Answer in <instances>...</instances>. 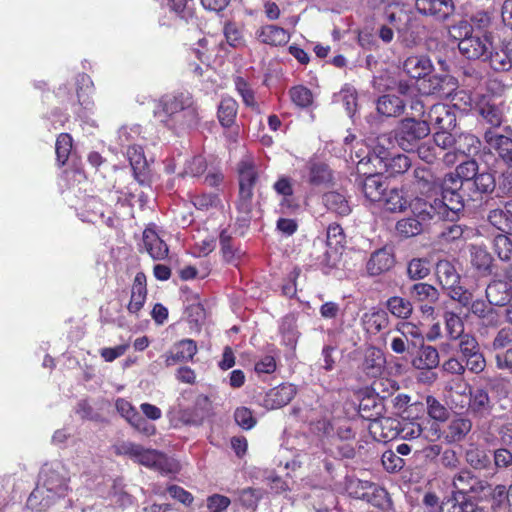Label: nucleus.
<instances>
[{
	"mask_svg": "<svg viewBox=\"0 0 512 512\" xmlns=\"http://www.w3.org/2000/svg\"><path fill=\"white\" fill-rule=\"evenodd\" d=\"M400 420L391 417L374 418L369 426L370 432L375 438L389 441L399 435Z\"/></svg>",
	"mask_w": 512,
	"mask_h": 512,
	"instance_id": "nucleus-15",
	"label": "nucleus"
},
{
	"mask_svg": "<svg viewBox=\"0 0 512 512\" xmlns=\"http://www.w3.org/2000/svg\"><path fill=\"white\" fill-rule=\"evenodd\" d=\"M254 187H239V198L237 202L238 212L241 214V219L248 222L251 219V212L253 208Z\"/></svg>",
	"mask_w": 512,
	"mask_h": 512,
	"instance_id": "nucleus-43",
	"label": "nucleus"
},
{
	"mask_svg": "<svg viewBox=\"0 0 512 512\" xmlns=\"http://www.w3.org/2000/svg\"><path fill=\"white\" fill-rule=\"evenodd\" d=\"M417 200H422L421 198H414L413 202L410 204V208L415 217H408L401 219L396 224L397 232L403 237H413L420 234L423 230V224L430 219H422L418 213H416L414 209V203Z\"/></svg>",
	"mask_w": 512,
	"mask_h": 512,
	"instance_id": "nucleus-20",
	"label": "nucleus"
},
{
	"mask_svg": "<svg viewBox=\"0 0 512 512\" xmlns=\"http://www.w3.org/2000/svg\"><path fill=\"white\" fill-rule=\"evenodd\" d=\"M472 17L471 22L461 20L452 25L449 29L450 37L458 42V49L462 56L468 60L484 61L492 49V35L480 25L475 26L476 22L483 26L489 24V18L483 14Z\"/></svg>",
	"mask_w": 512,
	"mask_h": 512,
	"instance_id": "nucleus-1",
	"label": "nucleus"
},
{
	"mask_svg": "<svg viewBox=\"0 0 512 512\" xmlns=\"http://www.w3.org/2000/svg\"><path fill=\"white\" fill-rule=\"evenodd\" d=\"M433 69L429 57L424 55L409 56L403 63V70L413 79H425Z\"/></svg>",
	"mask_w": 512,
	"mask_h": 512,
	"instance_id": "nucleus-17",
	"label": "nucleus"
},
{
	"mask_svg": "<svg viewBox=\"0 0 512 512\" xmlns=\"http://www.w3.org/2000/svg\"><path fill=\"white\" fill-rule=\"evenodd\" d=\"M323 203L328 210L340 216H347L351 212V206L347 197L337 191L325 193L323 195Z\"/></svg>",
	"mask_w": 512,
	"mask_h": 512,
	"instance_id": "nucleus-32",
	"label": "nucleus"
},
{
	"mask_svg": "<svg viewBox=\"0 0 512 512\" xmlns=\"http://www.w3.org/2000/svg\"><path fill=\"white\" fill-rule=\"evenodd\" d=\"M258 38L264 44L277 46L286 44L290 39V35L281 27L266 25L259 30Z\"/></svg>",
	"mask_w": 512,
	"mask_h": 512,
	"instance_id": "nucleus-31",
	"label": "nucleus"
},
{
	"mask_svg": "<svg viewBox=\"0 0 512 512\" xmlns=\"http://www.w3.org/2000/svg\"><path fill=\"white\" fill-rule=\"evenodd\" d=\"M147 296L146 289V277L143 273H138L135 276L132 290H131V298L128 304V310L130 313L137 314L141 308L143 307Z\"/></svg>",
	"mask_w": 512,
	"mask_h": 512,
	"instance_id": "nucleus-24",
	"label": "nucleus"
},
{
	"mask_svg": "<svg viewBox=\"0 0 512 512\" xmlns=\"http://www.w3.org/2000/svg\"><path fill=\"white\" fill-rule=\"evenodd\" d=\"M417 153L419 158L426 163H434L440 158V153L437 151L432 141H427L417 146Z\"/></svg>",
	"mask_w": 512,
	"mask_h": 512,
	"instance_id": "nucleus-64",
	"label": "nucleus"
},
{
	"mask_svg": "<svg viewBox=\"0 0 512 512\" xmlns=\"http://www.w3.org/2000/svg\"><path fill=\"white\" fill-rule=\"evenodd\" d=\"M439 365V352L433 346L421 345L417 358L413 360V366L417 369L431 370Z\"/></svg>",
	"mask_w": 512,
	"mask_h": 512,
	"instance_id": "nucleus-34",
	"label": "nucleus"
},
{
	"mask_svg": "<svg viewBox=\"0 0 512 512\" xmlns=\"http://www.w3.org/2000/svg\"><path fill=\"white\" fill-rule=\"evenodd\" d=\"M235 88L242 97L243 102L250 107H254L256 102L254 98V92L250 88L249 84L242 77H236L234 80Z\"/></svg>",
	"mask_w": 512,
	"mask_h": 512,
	"instance_id": "nucleus-61",
	"label": "nucleus"
},
{
	"mask_svg": "<svg viewBox=\"0 0 512 512\" xmlns=\"http://www.w3.org/2000/svg\"><path fill=\"white\" fill-rule=\"evenodd\" d=\"M385 368V358L382 351L375 347H369L365 351L363 370L368 376L378 377Z\"/></svg>",
	"mask_w": 512,
	"mask_h": 512,
	"instance_id": "nucleus-26",
	"label": "nucleus"
},
{
	"mask_svg": "<svg viewBox=\"0 0 512 512\" xmlns=\"http://www.w3.org/2000/svg\"><path fill=\"white\" fill-rule=\"evenodd\" d=\"M485 57L484 62H488L489 66L497 72L509 71L512 68L511 58H509L508 42L502 46H494L489 49V53Z\"/></svg>",
	"mask_w": 512,
	"mask_h": 512,
	"instance_id": "nucleus-21",
	"label": "nucleus"
},
{
	"mask_svg": "<svg viewBox=\"0 0 512 512\" xmlns=\"http://www.w3.org/2000/svg\"><path fill=\"white\" fill-rule=\"evenodd\" d=\"M349 494L356 498L365 500L374 506H380L379 499L385 497L386 492L384 489L379 488L375 484L369 481L363 480H351L348 484Z\"/></svg>",
	"mask_w": 512,
	"mask_h": 512,
	"instance_id": "nucleus-11",
	"label": "nucleus"
},
{
	"mask_svg": "<svg viewBox=\"0 0 512 512\" xmlns=\"http://www.w3.org/2000/svg\"><path fill=\"white\" fill-rule=\"evenodd\" d=\"M429 133L430 127L427 121L405 118L394 130V139L402 150L411 152Z\"/></svg>",
	"mask_w": 512,
	"mask_h": 512,
	"instance_id": "nucleus-6",
	"label": "nucleus"
},
{
	"mask_svg": "<svg viewBox=\"0 0 512 512\" xmlns=\"http://www.w3.org/2000/svg\"><path fill=\"white\" fill-rule=\"evenodd\" d=\"M462 183L451 174L445 176L442 186L441 199H435L433 203L417 200L414 203L416 213L422 219L454 220L457 214L464 208V200L459 189Z\"/></svg>",
	"mask_w": 512,
	"mask_h": 512,
	"instance_id": "nucleus-2",
	"label": "nucleus"
},
{
	"mask_svg": "<svg viewBox=\"0 0 512 512\" xmlns=\"http://www.w3.org/2000/svg\"><path fill=\"white\" fill-rule=\"evenodd\" d=\"M413 200L414 199H411L408 191L404 189L391 188L386 190L380 203L389 212H402L406 208L410 207Z\"/></svg>",
	"mask_w": 512,
	"mask_h": 512,
	"instance_id": "nucleus-16",
	"label": "nucleus"
},
{
	"mask_svg": "<svg viewBox=\"0 0 512 512\" xmlns=\"http://www.w3.org/2000/svg\"><path fill=\"white\" fill-rule=\"evenodd\" d=\"M197 353L196 342L192 339H183L173 346L171 354L167 356L168 366L180 361H189Z\"/></svg>",
	"mask_w": 512,
	"mask_h": 512,
	"instance_id": "nucleus-27",
	"label": "nucleus"
},
{
	"mask_svg": "<svg viewBox=\"0 0 512 512\" xmlns=\"http://www.w3.org/2000/svg\"><path fill=\"white\" fill-rule=\"evenodd\" d=\"M395 331L410 342L412 349H416L419 345L423 344L424 337L422 331L418 325L412 322L403 321L397 323Z\"/></svg>",
	"mask_w": 512,
	"mask_h": 512,
	"instance_id": "nucleus-37",
	"label": "nucleus"
},
{
	"mask_svg": "<svg viewBox=\"0 0 512 512\" xmlns=\"http://www.w3.org/2000/svg\"><path fill=\"white\" fill-rule=\"evenodd\" d=\"M416 11L436 21L444 22L455 12V4L450 0H415Z\"/></svg>",
	"mask_w": 512,
	"mask_h": 512,
	"instance_id": "nucleus-8",
	"label": "nucleus"
},
{
	"mask_svg": "<svg viewBox=\"0 0 512 512\" xmlns=\"http://www.w3.org/2000/svg\"><path fill=\"white\" fill-rule=\"evenodd\" d=\"M494 404L486 388L478 387L469 390V411L474 417L487 418L491 415Z\"/></svg>",
	"mask_w": 512,
	"mask_h": 512,
	"instance_id": "nucleus-13",
	"label": "nucleus"
},
{
	"mask_svg": "<svg viewBox=\"0 0 512 512\" xmlns=\"http://www.w3.org/2000/svg\"><path fill=\"white\" fill-rule=\"evenodd\" d=\"M296 388L292 384H282L269 391L266 397V406L276 409L287 405L295 396Z\"/></svg>",
	"mask_w": 512,
	"mask_h": 512,
	"instance_id": "nucleus-22",
	"label": "nucleus"
},
{
	"mask_svg": "<svg viewBox=\"0 0 512 512\" xmlns=\"http://www.w3.org/2000/svg\"><path fill=\"white\" fill-rule=\"evenodd\" d=\"M484 142L491 152H494L508 166H512V138L500 133L497 129H487Z\"/></svg>",
	"mask_w": 512,
	"mask_h": 512,
	"instance_id": "nucleus-9",
	"label": "nucleus"
},
{
	"mask_svg": "<svg viewBox=\"0 0 512 512\" xmlns=\"http://www.w3.org/2000/svg\"><path fill=\"white\" fill-rule=\"evenodd\" d=\"M320 246L323 249V253L316 257V260L323 269H332L340 261L342 254L341 248L334 246H326L323 242H320Z\"/></svg>",
	"mask_w": 512,
	"mask_h": 512,
	"instance_id": "nucleus-46",
	"label": "nucleus"
},
{
	"mask_svg": "<svg viewBox=\"0 0 512 512\" xmlns=\"http://www.w3.org/2000/svg\"><path fill=\"white\" fill-rule=\"evenodd\" d=\"M482 379L486 385L484 388L496 393L507 394L509 391L510 383L508 380L499 376H483Z\"/></svg>",
	"mask_w": 512,
	"mask_h": 512,
	"instance_id": "nucleus-60",
	"label": "nucleus"
},
{
	"mask_svg": "<svg viewBox=\"0 0 512 512\" xmlns=\"http://www.w3.org/2000/svg\"><path fill=\"white\" fill-rule=\"evenodd\" d=\"M238 111L237 102L231 97L222 98L218 107V119L223 127L230 128L235 122Z\"/></svg>",
	"mask_w": 512,
	"mask_h": 512,
	"instance_id": "nucleus-35",
	"label": "nucleus"
},
{
	"mask_svg": "<svg viewBox=\"0 0 512 512\" xmlns=\"http://www.w3.org/2000/svg\"><path fill=\"white\" fill-rule=\"evenodd\" d=\"M114 448L117 455L128 456L135 462L157 470L161 474H174L179 471V465L174 459L157 450L144 448L131 441H122Z\"/></svg>",
	"mask_w": 512,
	"mask_h": 512,
	"instance_id": "nucleus-3",
	"label": "nucleus"
},
{
	"mask_svg": "<svg viewBox=\"0 0 512 512\" xmlns=\"http://www.w3.org/2000/svg\"><path fill=\"white\" fill-rule=\"evenodd\" d=\"M435 273L439 284L448 293V296L461 306L468 307L472 293L460 285V274L455 264L449 260H440L436 264Z\"/></svg>",
	"mask_w": 512,
	"mask_h": 512,
	"instance_id": "nucleus-5",
	"label": "nucleus"
},
{
	"mask_svg": "<svg viewBox=\"0 0 512 512\" xmlns=\"http://www.w3.org/2000/svg\"><path fill=\"white\" fill-rule=\"evenodd\" d=\"M383 408L384 406L382 399L375 396H366L361 400L359 404V410L362 413H366L363 414V416L367 418H377L381 415Z\"/></svg>",
	"mask_w": 512,
	"mask_h": 512,
	"instance_id": "nucleus-49",
	"label": "nucleus"
},
{
	"mask_svg": "<svg viewBox=\"0 0 512 512\" xmlns=\"http://www.w3.org/2000/svg\"><path fill=\"white\" fill-rule=\"evenodd\" d=\"M386 190L385 181L379 174L367 176L362 183V191L371 202H380Z\"/></svg>",
	"mask_w": 512,
	"mask_h": 512,
	"instance_id": "nucleus-28",
	"label": "nucleus"
},
{
	"mask_svg": "<svg viewBox=\"0 0 512 512\" xmlns=\"http://www.w3.org/2000/svg\"><path fill=\"white\" fill-rule=\"evenodd\" d=\"M472 429V422L466 417L452 419L446 430V440L449 443L462 441Z\"/></svg>",
	"mask_w": 512,
	"mask_h": 512,
	"instance_id": "nucleus-29",
	"label": "nucleus"
},
{
	"mask_svg": "<svg viewBox=\"0 0 512 512\" xmlns=\"http://www.w3.org/2000/svg\"><path fill=\"white\" fill-rule=\"evenodd\" d=\"M289 94L292 102L298 107L306 108L313 102L312 92L302 85L292 87Z\"/></svg>",
	"mask_w": 512,
	"mask_h": 512,
	"instance_id": "nucleus-52",
	"label": "nucleus"
},
{
	"mask_svg": "<svg viewBox=\"0 0 512 512\" xmlns=\"http://www.w3.org/2000/svg\"><path fill=\"white\" fill-rule=\"evenodd\" d=\"M143 244L146 251L154 260H163L168 256V246L151 228L143 232Z\"/></svg>",
	"mask_w": 512,
	"mask_h": 512,
	"instance_id": "nucleus-19",
	"label": "nucleus"
},
{
	"mask_svg": "<svg viewBox=\"0 0 512 512\" xmlns=\"http://www.w3.org/2000/svg\"><path fill=\"white\" fill-rule=\"evenodd\" d=\"M486 297L491 305H506L511 299L510 285L505 281L495 280L487 286Z\"/></svg>",
	"mask_w": 512,
	"mask_h": 512,
	"instance_id": "nucleus-25",
	"label": "nucleus"
},
{
	"mask_svg": "<svg viewBox=\"0 0 512 512\" xmlns=\"http://www.w3.org/2000/svg\"><path fill=\"white\" fill-rule=\"evenodd\" d=\"M381 158L389 161L388 163H385V165L391 170V173L393 174L404 173L411 166V161L406 155L398 154L393 156L391 159H388V157L385 155L381 156Z\"/></svg>",
	"mask_w": 512,
	"mask_h": 512,
	"instance_id": "nucleus-57",
	"label": "nucleus"
},
{
	"mask_svg": "<svg viewBox=\"0 0 512 512\" xmlns=\"http://www.w3.org/2000/svg\"><path fill=\"white\" fill-rule=\"evenodd\" d=\"M457 88L456 79L449 75H433L422 80L419 90L426 95L448 98Z\"/></svg>",
	"mask_w": 512,
	"mask_h": 512,
	"instance_id": "nucleus-10",
	"label": "nucleus"
},
{
	"mask_svg": "<svg viewBox=\"0 0 512 512\" xmlns=\"http://www.w3.org/2000/svg\"><path fill=\"white\" fill-rule=\"evenodd\" d=\"M487 218L496 229L512 235V201L506 202L503 208L491 210Z\"/></svg>",
	"mask_w": 512,
	"mask_h": 512,
	"instance_id": "nucleus-18",
	"label": "nucleus"
},
{
	"mask_svg": "<svg viewBox=\"0 0 512 512\" xmlns=\"http://www.w3.org/2000/svg\"><path fill=\"white\" fill-rule=\"evenodd\" d=\"M44 482L37 486L28 498V505L32 509L43 510L52 506L58 499L68 493V479L56 470H44Z\"/></svg>",
	"mask_w": 512,
	"mask_h": 512,
	"instance_id": "nucleus-4",
	"label": "nucleus"
},
{
	"mask_svg": "<svg viewBox=\"0 0 512 512\" xmlns=\"http://www.w3.org/2000/svg\"><path fill=\"white\" fill-rule=\"evenodd\" d=\"M427 413L428 415L439 422H445L449 418L448 409L440 403L435 397L428 396L426 398Z\"/></svg>",
	"mask_w": 512,
	"mask_h": 512,
	"instance_id": "nucleus-51",
	"label": "nucleus"
},
{
	"mask_svg": "<svg viewBox=\"0 0 512 512\" xmlns=\"http://www.w3.org/2000/svg\"><path fill=\"white\" fill-rule=\"evenodd\" d=\"M447 131L448 130H441L433 135L432 142L437 148V151L440 153V155L444 151L454 148V146L457 143L455 137Z\"/></svg>",
	"mask_w": 512,
	"mask_h": 512,
	"instance_id": "nucleus-55",
	"label": "nucleus"
},
{
	"mask_svg": "<svg viewBox=\"0 0 512 512\" xmlns=\"http://www.w3.org/2000/svg\"><path fill=\"white\" fill-rule=\"evenodd\" d=\"M410 297L416 301L434 303L439 298L438 290L428 283H416L410 288Z\"/></svg>",
	"mask_w": 512,
	"mask_h": 512,
	"instance_id": "nucleus-41",
	"label": "nucleus"
},
{
	"mask_svg": "<svg viewBox=\"0 0 512 512\" xmlns=\"http://www.w3.org/2000/svg\"><path fill=\"white\" fill-rule=\"evenodd\" d=\"M480 115L485 123L491 126L490 129H497L503 123V113L495 105L486 104L480 109Z\"/></svg>",
	"mask_w": 512,
	"mask_h": 512,
	"instance_id": "nucleus-50",
	"label": "nucleus"
},
{
	"mask_svg": "<svg viewBox=\"0 0 512 512\" xmlns=\"http://www.w3.org/2000/svg\"><path fill=\"white\" fill-rule=\"evenodd\" d=\"M234 417L236 423L245 430L252 429L256 424L253 412L246 407L237 408Z\"/></svg>",
	"mask_w": 512,
	"mask_h": 512,
	"instance_id": "nucleus-63",
	"label": "nucleus"
},
{
	"mask_svg": "<svg viewBox=\"0 0 512 512\" xmlns=\"http://www.w3.org/2000/svg\"><path fill=\"white\" fill-rule=\"evenodd\" d=\"M168 5L181 18L187 19L193 15L194 0H169Z\"/></svg>",
	"mask_w": 512,
	"mask_h": 512,
	"instance_id": "nucleus-62",
	"label": "nucleus"
},
{
	"mask_svg": "<svg viewBox=\"0 0 512 512\" xmlns=\"http://www.w3.org/2000/svg\"><path fill=\"white\" fill-rule=\"evenodd\" d=\"M127 157L133 170L135 179L144 184L146 180L147 160L144 156L143 148L138 145L129 146Z\"/></svg>",
	"mask_w": 512,
	"mask_h": 512,
	"instance_id": "nucleus-23",
	"label": "nucleus"
},
{
	"mask_svg": "<svg viewBox=\"0 0 512 512\" xmlns=\"http://www.w3.org/2000/svg\"><path fill=\"white\" fill-rule=\"evenodd\" d=\"M471 187H474L477 193L490 194L496 187L495 177L488 171L478 172L470 184V188Z\"/></svg>",
	"mask_w": 512,
	"mask_h": 512,
	"instance_id": "nucleus-48",
	"label": "nucleus"
},
{
	"mask_svg": "<svg viewBox=\"0 0 512 512\" xmlns=\"http://www.w3.org/2000/svg\"><path fill=\"white\" fill-rule=\"evenodd\" d=\"M408 275L411 279H423L429 272L428 262L424 259H412L407 267Z\"/></svg>",
	"mask_w": 512,
	"mask_h": 512,
	"instance_id": "nucleus-58",
	"label": "nucleus"
},
{
	"mask_svg": "<svg viewBox=\"0 0 512 512\" xmlns=\"http://www.w3.org/2000/svg\"><path fill=\"white\" fill-rule=\"evenodd\" d=\"M386 306L393 316L400 319H408L413 312L412 303L400 296L390 297L387 300Z\"/></svg>",
	"mask_w": 512,
	"mask_h": 512,
	"instance_id": "nucleus-39",
	"label": "nucleus"
},
{
	"mask_svg": "<svg viewBox=\"0 0 512 512\" xmlns=\"http://www.w3.org/2000/svg\"><path fill=\"white\" fill-rule=\"evenodd\" d=\"M467 463L474 469L483 470L490 466L491 459L488 452L477 446H471L465 453Z\"/></svg>",
	"mask_w": 512,
	"mask_h": 512,
	"instance_id": "nucleus-42",
	"label": "nucleus"
},
{
	"mask_svg": "<svg viewBox=\"0 0 512 512\" xmlns=\"http://www.w3.org/2000/svg\"><path fill=\"white\" fill-rule=\"evenodd\" d=\"M404 107L403 100L395 95H383L377 102L378 112L387 117L400 115L404 111Z\"/></svg>",
	"mask_w": 512,
	"mask_h": 512,
	"instance_id": "nucleus-33",
	"label": "nucleus"
},
{
	"mask_svg": "<svg viewBox=\"0 0 512 512\" xmlns=\"http://www.w3.org/2000/svg\"><path fill=\"white\" fill-rule=\"evenodd\" d=\"M72 149V137L67 133L58 136L55 146L57 161L64 165Z\"/></svg>",
	"mask_w": 512,
	"mask_h": 512,
	"instance_id": "nucleus-53",
	"label": "nucleus"
},
{
	"mask_svg": "<svg viewBox=\"0 0 512 512\" xmlns=\"http://www.w3.org/2000/svg\"><path fill=\"white\" fill-rule=\"evenodd\" d=\"M279 331L284 344L293 348L296 345L299 337L296 317L291 314L285 316L281 321Z\"/></svg>",
	"mask_w": 512,
	"mask_h": 512,
	"instance_id": "nucleus-36",
	"label": "nucleus"
},
{
	"mask_svg": "<svg viewBox=\"0 0 512 512\" xmlns=\"http://www.w3.org/2000/svg\"><path fill=\"white\" fill-rule=\"evenodd\" d=\"M494 250L501 260H510L512 257V241L506 234H499L494 239Z\"/></svg>",
	"mask_w": 512,
	"mask_h": 512,
	"instance_id": "nucleus-56",
	"label": "nucleus"
},
{
	"mask_svg": "<svg viewBox=\"0 0 512 512\" xmlns=\"http://www.w3.org/2000/svg\"><path fill=\"white\" fill-rule=\"evenodd\" d=\"M332 180L331 170L326 164L312 163L309 166V182L312 185H326Z\"/></svg>",
	"mask_w": 512,
	"mask_h": 512,
	"instance_id": "nucleus-47",
	"label": "nucleus"
},
{
	"mask_svg": "<svg viewBox=\"0 0 512 512\" xmlns=\"http://www.w3.org/2000/svg\"><path fill=\"white\" fill-rule=\"evenodd\" d=\"M479 166L475 160H468L462 162L456 167L455 174H452L462 186L466 185L470 188V184L476 174L478 173Z\"/></svg>",
	"mask_w": 512,
	"mask_h": 512,
	"instance_id": "nucleus-45",
	"label": "nucleus"
},
{
	"mask_svg": "<svg viewBox=\"0 0 512 512\" xmlns=\"http://www.w3.org/2000/svg\"><path fill=\"white\" fill-rule=\"evenodd\" d=\"M422 433L419 423L403 420L400 422L398 437L403 440H413L418 438Z\"/></svg>",
	"mask_w": 512,
	"mask_h": 512,
	"instance_id": "nucleus-59",
	"label": "nucleus"
},
{
	"mask_svg": "<svg viewBox=\"0 0 512 512\" xmlns=\"http://www.w3.org/2000/svg\"><path fill=\"white\" fill-rule=\"evenodd\" d=\"M162 105L168 116L182 113V117L187 124L194 123L197 119V108L193 105L192 98L188 93L165 96L162 99Z\"/></svg>",
	"mask_w": 512,
	"mask_h": 512,
	"instance_id": "nucleus-7",
	"label": "nucleus"
},
{
	"mask_svg": "<svg viewBox=\"0 0 512 512\" xmlns=\"http://www.w3.org/2000/svg\"><path fill=\"white\" fill-rule=\"evenodd\" d=\"M395 263L393 254L387 248H381L371 253L366 262V272L375 277L388 272Z\"/></svg>",
	"mask_w": 512,
	"mask_h": 512,
	"instance_id": "nucleus-14",
	"label": "nucleus"
},
{
	"mask_svg": "<svg viewBox=\"0 0 512 512\" xmlns=\"http://www.w3.org/2000/svg\"><path fill=\"white\" fill-rule=\"evenodd\" d=\"M472 266L482 273L490 271L492 265V256L481 246H472L470 249Z\"/></svg>",
	"mask_w": 512,
	"mask_h": 512,
	"instance_id": "nucleus-44",
	"label": "nucleus"
},
{
	"mask_svg": "<svg viewBox=\"0 0 512 512\" xmlns=\"http://www.w3.org/2000/svg\"><path fill=\"white\" fill-rule=\"evenodd\" d=\"M445 331L450 340H458L467 333L464 332V323L459 315L454 312L444 313Z\"/></svg>",
	"mask_w": 512,
	"mask_h": 512,
	"instance_id": "nucleus-40",
	"label": "nucleus"
},
{
	"mask_svg": "<svg viewBox=\"0 0 512 512\" xmlns=\"http://www.w3.org/2000/svg\"><path fill=\"white\" fill-rule=\"evenodd\" d=\"M481 484L468 469H462L453 477V488L461 493L466 494L475 491V485Z\"/></svg>",
	"mask_w": 512,
	"mask_h": 512,
	"instance_id": "nucleus-38",
	"label": "nucleus"
},
{
	"mask_svg": "<svg viewBox=\"0 0 512 512\" xmlns=\"http://www.w3.org/2000/svg\"><path fill=\"white\" fill-rule=\"evenodd\" d=\"M458 350L461 354L462 360L480 351V346L477 339L471 335L466 334L458 339Z\"/></svg>",
	"mask_w": 512,
	"mask_h": 512,
	"instance_id": "nucleus-54",
	"label": "nucleus"
},
{
	"mask_svg": "<svg viewBox=\"0 0 512 512\" xmlns=\"http://www.w3.org/2000/svg\"><path fill=\"white\" fill-rule=\"evenodd\" d=\"M423 121H427L429 127L434 125L440 130H450L456 125V116L450 106L439 103L429 109Z\"/></svg>",
	"mask_w": 512,
	"mask_h": 512,
	"instance_id": "nucleus-12",
	"label": "nucleus"
},
{
	"mask_svg": "<svg viewBox=\"0 0 512 512\" xmlns=\"http://www.w3.org/2000/svg\"><path fill=\"white\" fill-rule=\"evenodd\" d=\"M239 174V187H254L257 179L258 172L256 163L250 156L243 157L238 163Z\"/></svg>",
	"mask_w": 512,
	"mask_h": 512,
	"instance_id": "nucleus-30",
	"label": "nucleus"
}]
</instances>
